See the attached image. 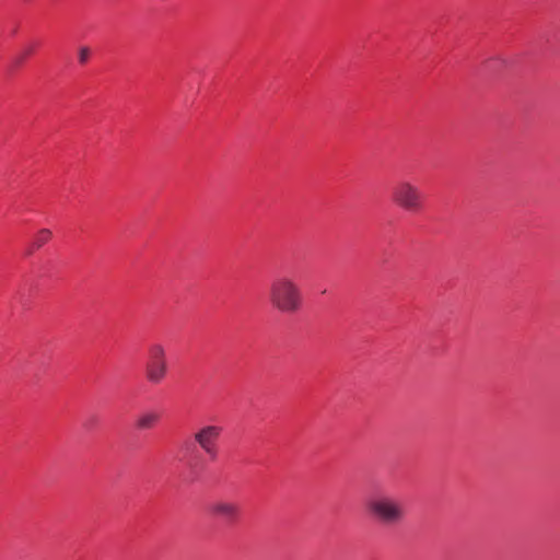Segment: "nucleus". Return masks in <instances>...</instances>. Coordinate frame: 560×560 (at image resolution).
<instances>
[{"label": "nucleus", "instance_id": "obj_1", "mask_svg": "<svg viewBox=\"0 0 560 560\" xmlns=\"http://www.w3.org/2000/svg\"><path fill=\"white\" fill-rule=\"evenodd\" d=\"M224 431L220 423L203 424L177 444L175 458L190 481L200 480L210 463L218 460Z\"/></svg>", "mask_w": 560, "mask_h": 560}, {"label": "nucleus", "instance_id": "obj_2", "mask_svg": "<svg viewBox=\"0 0 560 560\" xmlns=\"http://www.w3.org/2000/svg\"><path fill=\"white\" fill-rule=\"evenodd\" d=\"M268 302L280 314H298L304 305L302 288L289 276L276 277L268 288Z\"/></svg>", "mask_w": 560, "mask_h": 560}, {"label": "nucleus", "instance_id": "obj_3", "mask_svg": "<svg viewBox=\"0 0 560 560\" xmlns=\"http://www.w3.org/2000/svg\"><path fill=\"white\" fill-rule=\"evenodd\" d=\"M366 511L370 517L384 527L400 525L407 515L402 500L392 495H377L366 502Z\"/></svg>", "mask_w": 560, "mask_h": 560}, {"label": "nucleus", "instance_id": "obj_4", "mask_svg": "<svg viewBox=\"0 0 560 560\" xmlns=\"http://www.w3.org/2000/svg\"><path fill=\"white\" fill-rule=\"evenodd\" d=\"M390 201L400 210L419 214L424 211L427 197L422 189L408 179H400L390 189Z\"/></svg>", "mask_w": 560, "mask_h": 560}, {"label": "nucleus", "instance_id": "obj_5", "mask_svg": "<svg viewBox=\"0 0 560 560\" xmlns=\"http://www.w3.org/2000/svg\"><path fill=\"white\" fill-rule=\"evenodd\" d=\"M168 374L166 350L161 343H152L148 348L144 364V378L151 385H160Z\"/></svg>", "mask_w": 560, "mask_h": 560}, {"label": "nucleus", "instance_id": "obj_6", "mask_svg": "<svg viewBox=\"0 0 560 560\" xmlns=\"http://www.w3.org/2000/svg\"><path fill=\"white\" fill-rule=\"evenodd\" d=\"M208 513L214 520L234 525L242 516V509L236 502L215 501L208 506Z\"/></svg>", "mask_w": 560, "mask_h": 560}, {"label": "nucleus", "instance_id": "obj_7", "mask_svg": "<svg viewBox=\"0 0 560 560\" xmlns=\"http://www.w3.org/2000/svg\"><path fill=\"white\" fill-rule=\"evenodd\" d=\"M162 415L158 411H145L141 413L135 421V428L137 430H152L161 421Z\"/></svg>", "mask_w": 560, "mask_h": 560}, {"label": "nucleus", "instance_id": "obj_8", "mask_svg": "<svg viewBox=\"0 0 560 560\" xmlns=\"http://www.w3.org/2000/svg\"><path fill=\"white\" fill-rule=\"evenodd\" d=\"M52 237V232L49 229H40L37 231L26 250V255H32L35 250L46 245Z\"/></svg>", "mask_w": 560, "mask_h": 560}, {"label": "nucleus", "instance_id": "obj_9", "mask_svg": "<svg viewBox=\"0 0 560 560\" xmlns=\"http://www.w3.org/2000/svg\"><path fill=\"white\" fill-rule=\"evenodd\" d=\"M40 47V43L38 40L28 42L20 52V55L15 58L16 65H22L30 57L36 54L37 49Z\"/></svg>", "mask_w": 560, "mask_h": 560}, {"label": "nucleus", "instance_id": "obj_10", "mask_svg": "<svg viewBox=\"0 0 560 560\" xmlns=\"http://www.w3.org/2000/svg\"><path fill=\"white\" fill-rule=\"evenodd\" d=\"M92 56V50L88 46H81L78 49V62L80 66H85Z\"/></svg>", "mask_w": 560, "mask_h": 560}, {"label": "nucleus", "instance_id": "obj_11", "mask_svg": "<svg viewBox=\"0 0 560 560\" xmlns=\"http://www.w3.org/2000/svg\"><path fill=\"white\" fill-rule=\"evenodd\" d=\"M100 425V417L97 415H90L82 423V427L86 431H91Z\"/></svg>", "mask_w": 560, "mask_h": 560}, {"label": "nucleus", "instance_id": "obj_12", "mask_svg": "<svg viewBox=\"0 0 560 560\" xmlns=\"http://www.w3.org/2000/svg\"><path fill=\"white\" fill-rule=\"evenodd\" d=\"M495 61H498V60H497V59L488 60V61H487L488 67H491V63H492V62H495Z\"/></svg>", "mask_w": 560, "mask_h": 560}]
</instances>
